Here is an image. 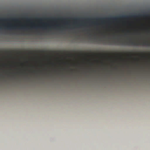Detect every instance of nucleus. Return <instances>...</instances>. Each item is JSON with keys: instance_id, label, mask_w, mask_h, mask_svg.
Segmentation results:
<instances>
[{"instance_id": "423d86ee", "label": "nucleus", "mask_w": 150, "mask_h": 150, "mask_svg": "<svg viewBox=\"0 0 150 150\" xmlns=\"http://www.w3.org/2000/svg\"><path fill=\"white\" fill-rule=\"evenodd\" d=\"M4 28H7L8 29H16L17 28V26L16 25H13L11 24H8L7 26L3 25Z\"/></svg>"}, {"instance_id": "9d476101", "label": "nucleus", "mask_w": 150, "mask_h": 150, "mask_svg": "<svg viewBox=\"0 0 150 150\" xmlns=\"http://www.w3.org/2000/svg\"><path fill=\"white\" fill-rule=\"evenodd\" d=\"M92 23L94 24L95 25H97L98 24L97 23L93 22H92Z\"/></svg>"}, {"instance_id": "f8f14e48", "label": "nucleus", "mask_w": 150, "mask_h": 150, "mask_svg": "<svg viewBox=\"0 0 150 150\" xmlns=\"http://www.w3.org/2000/svg\"><path fill=\"white\" fill-rule=\"evenodd\" d=\"M65 24H66V25H68V22H66Z\"/></svg>"}, {"instance_id": "20e7f679", "label": "nucleus", "mask_w": 150, "mask_h": 150, "mask_svg": "<svg viewBox=\"0 0 150 150\" xmlns=\"http://www.w3.org/2000/svg\"><path fill=\"white\" fill-rule=\"evenodd\" d=\"M35 19L36 20H39L40 21H42L44 19L45 20H49V19H51L52 20H54V21H56V20H60L61 21H63V20H66L68 19L67 18H64L63 17L61 18H56L55 17H52L50 18H35Z\"/></svg>"}, {"instance_id": "4468645a", "label": "nucleus", "mask_w": 150, "mask_h": 150, "mask_svg": "<svg viewBox=\"0 0 150 150\" xmlns=\"http://www.w3.org/2000/svg\"><path fill=\"white\" fill-rule=\"evenodd\" d=\"M0 29H1L2 28L1 26H0Z\"/></svg>"}, {"instance_id": "9b49d317", "label": "nucleus", "mask_w": 150, "mask_h": 150, "mask_svg": "<svg viewBox=\"0 0 150 150\" xmlns=\"http://www.w3.org/2000/svg\"><path fill=\"white\" fill-rule=\"evenodd\" d=\"M82 25V24H80V25H78L77 26V27H79V26H81V25Z\"/></svg>"}, {"instance_id": "7ed1b4c3", "label": "nucleus", "mask_w": 150, "mask_h": 150, "mask_svg": "<svg viewBox=\"0 0 150 150\" xmlns=\"http://www.w3.org/2000/svg\"><path fill=\"white\" fill-rule=\"evenodd\" d=\"M127 44L128 45H143L150 46V43H149L147 41H144L142 43H139L129 40L127 42Z\"/></svg>"}, {"instance_id": "0eeeda50", "label": "nucleus", "mask_w": 150, "mask_h": 150, "mask_svg": "<svg viewBox=\"0 0 150 150\" xmlns=\"http://www.w3.org/2000/svg\"><path fill=\"white\" fill-rule=\"evenodd\" d=\"M81 18H75L72 19L75 21H79Z\"/></svg>"}, {"instance_id": "dca6fc26", "label": "nucleus", "mask_w": 150, "mask_h": 150, "mask_svg": "<svg viewBox=\"0 0 150 150\" xmlns=\"http://www.w3.org/2000/svg\"><path fill=\"white\" fill-rule=\"evenodd\" d=\"M113 42H114V43H116L115 41H113Z\"/></svg>"}, {"instance_id": "2eb2a0df", "label": "nucleus", "mask_w": 150, "mask_h": 150, "mask_svg": "<svg viewBox=\"0 0 150 150\" xmlns=\"http://www.w3.org/2000/svg\"><path fill=\"white\" fill-rule=\"evenodd\" d=\"M35 70L33 71V72H35Z\"/></svg>"}, {"instance_id": "f3484780", "label": "nucleus", "mask_w": 150, "mask_h": 150, "mask_svg": "<svg viewBox=\"0 0 150 150\" xmlns=\"http://www.w3.org/2000/svg\"><path fill=\"white\" fill-rule=\"evenodd\" d=\"M99 40V41H100V40Z\"/></svg>"}, {"instance_id": "39448f33", "label": "nucleus", "mask_w": 150, "mask_h": 150, "mask_svg": "<svg viewBox=\"0 0 150 150\" xmlns=\"http://www.w3.org/2000/svg\"><path fill=\"white\" fill-rule=\"evenodd\" d=\"M10 19H11L12 21L15 22H18L19 21L18 18H11L10 19L6 18H0V21H9Z\"/></svg>"}, {"instance_id": "1a4fd4ad", "label": "nucleus", "mask_w": 150, "mask_h": 150, "mask_svg": "<svg viewBox=\"0 0 150 150\" xmlns=\"http://www.w3.org/2000/svg\"><path fill=\"white\" fill-rule=\"evenodd\" d=\"M21 29H25L26 28L25 26L23 25H21V28H20Z\"/></svg>"}, {"instance_id": "f03ea898", "label": "nucleus", "mask_w": 150, "mask_h": 150, "mask_svg": "<svg viewBox=\"0 0 150 150\" xmlns=\"http://www.w3.org/2000/svg\"><path fill=\"white\" fill-rule=\"evenodd\" d=\"M52 27H54V28H65L64 26H60L58 24H57L56 25L52 26L49 25V24L46 23H42V25L40 26H36L35 25L33 24L32 23V25H31V28H42V29L45 30H46L47 29V28L50 29Z\"/></svg>"}, {"instance_id": "ddd939ff", "label": "nucleus", "mask_w": 150, "mask_h": 150, "mask_svg": "<svg viewBox=\"0 0 150 150\" xmlns=\"http://www.w3.org/2000/svg\"><path fill=\"white\" fill-rule=\"evenodd\" d=\"M122 45H124V44H124V42H122Z\"/></svg>"}, {"instance_id": "6e6552de", "label": "nucleus", "mask_w": 150, "mask_h": 150, "mask_svg": "<svg viewBox=\"0 0 150 150\" xmlns=\"http://www.w3.org/2000/svg\"><path fill=\"white\" fill-rule=\"evenodd\" d=\"M26 20L27 21H30L31 20V18L27 17L25 18Z\"/></svg>"}, {"instance_id": "f257e3e1", "label": "nucleus", "mask_w": 150, "mask_h": 150, "mask_svg": "<svg viewBox=\"0 0 150 150\" xmlns=\"http://www.w3.org/2000/svg\"><path fill=\"white\" fill-rule=\"evenodd\" d=\"M149 15L148 14H143L142 15L139 14L138 15H132L130 16L127 15H122L120 16H113L111 17H108V18H82L84 19L85 20L90 21L93 20H96L97 21L100 20L102 21L103 20H108L110 21V20H113L115 21H117L119 19H128L131 18H135L137 17H147L149 16Z\"/></svg>"}]
</instances>
